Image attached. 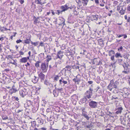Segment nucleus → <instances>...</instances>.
I'll use <instances>...</instances> for the list:
<instances>
[{"instance_id": "f257e3e1", "label": "nucleus", "mask_w": 130, "mask_h": 130, "mask_svg": "<svg viewBox=\"0 0 130 130\" xmlns=\"http://www.w3.org/2000/svg\"><path fill=\"white\" fill-rule=\"evenodd\" d=\"M48 66V63H46L45 62H42L40 65V69L43 73L47 72Z\"/></svg>"}, {"instance_id": "f03ea898", "label": "nucleus", "mask_w": 130, "mask_h": 130, "mask_svg": "<svg viewBox=\"0 0 130 130\" xmlns=\"http://www.w3.org/2000/svg\"><path fill=\"white\" fill-rule=\"evenodd\" d=\"M117 10L119 11V12L121 15L124 14L125 13L126 8L124 6H117Z\"/></svg>"}, {"instance_id": "7ed1b4c3", "label": "nucleus", "mask_w": 130, "mask_h": 130, "mask_svg": "<svg viewBox=\"0 0 130 130\" xmlns=\"http://www.w3.org/2000/svg\"><path fill=\"white\" fill-rule=\"evenodd\" d=\"M93 91V89L90 88L89 90L87 91L85 93L86 95V97L88 99H90L91 98V96L92 95V91Z\"/></svg>"}, {"instance_id": "20e7f679", "label": "nucleus", "mask_w": 130, "mask_h": 130, "mask_svg": "<svg viewBox=\"0 0 130 130\" xmlns=\"http://www.w3.org/2000/svg\"><path fill=\"white\" fill-rule=\"evenodd\" d=\"M56 61L55 62V67L57 68H59L60 67V65L63 62L62 58L59 59L58 58H56Z\"/></svg>"}, {"instance_id": "39448f33", "label": "nucleus", "mask_w": 130, "mask_h": 130, "mask_svg": "<svg viewBox=\"0 0 130 130\" xmlns=\"http://www.w3.org/2000/svg\"><path fill=\"white\" fill-rule=\"evenodd\" d=\"M98 103L94 101H91L89 102V105L92 108H95L97 107Z\"/></svg>"}, {"instance_id": "423d86ee", "label": "nucleus", "mask_w": 130, "mask_h": 130, "mask_svg": "<svg viewBox=\"0 0 130 130\" xmlns=\"http://www.w3.org/2000/svg\"><path fill=\"white\" fill-rule=\"evenodd\" d=\"M123 109V108L121 106H117L115 109V111H116V113L117 114H120Z\"/></svg>"}, {"instance_id": "0eeeda50", "label": "nucleus", "mask_w": 130, "mask_h": 130, "mask_svg": "<svg viewBox=\"0 0 130 130\" xmlns=\"http://www.w3.org/2000/svg\"><path fill=\"white\" fill-rule=\"evenodd\" d=\"M27 90L25 88H24L20 91V94L22 97L27 95L28 93Z\"/></svg>"}, {"instance_id": "6e6552de", "label": "nucleus", "mask_w": 130, "mask_h": 130, "mask_svg": "<svg viewBox=\"0 0 130 130\" xmlns=\"http://www.w3.org/2000/svg\"><path fill=\"white\" fill-rule=\"evenodd\" d=\"M81 1L83 5L85 6L87 5L89 0H78V2H77L78 3L79 6H81Z\"/></svg>"}, {"instance_id": "1a4fd4ad", "label": "nucleus", "mask_w": 130, "mask_h": 130, "mask_svg": "<svg viewBox=\"0 0 130 130\" xmlns=\"http://www.w3.org/2000/svg\"><path fill=\"white\" fill-rule=\"evenodd\" d=\"M114 84L112 80L110 81V83L107 87V88L110 91H111L113 86Z\"/></svg>"}, {"instance_id": "9d476101", "label": "nucleus", "mask_w": 130, "mask_h": 130, "mask_svg": "<svg viewBox=\"0 0 130 130\" xmlns=\"http://www.w3.org/2000/svg\"><path fill=\"white\" fill-rule=\"evenodd\" d=\"M69 8H70V7H68L67 4H66L64 6H61L60 9L62 10L61 11L62 12L69 9Z\"/></svg>"}, {"instance_id": "9b49d317", "label": "nucleus", "mask_w": 130, "mask_h": 130, "mask_svg": "<svg viewBox=\"0 0 130 130\" xmlns=\"http://www.w3.org/2000/svg\"><path fill=\"white\" fill-rule=\"evenodd\" d=\"M59 20L60 21V23L59 24L64 26L65 24V20L62 17H60L59 18Z\"/></svg>"}, {"instance_id": "f8f14e48", "label": "nucleus", "mask_w": 130, "mask_h": 130, "mask_svg": "<svg viewBox=\"0 0 130 130\" xmlns=\"http://www.w3.org/2000/svg\"><path fill=\"white\" fill-rule=\"evenodd\" d=\"M57 58L59 59L62 58L64 56L63 52L61 51H59L57 53Z\"/></svg>"}, {"instance_id": "ddd939ff", "label": "nucleus", "mask_w": 130, "mask_h": 130, "mask_svg": "<svg viewBox=\"0 0 130 130\" xmlns=\"http://www.w3.org/2000/svg\"><path fill=\"white\" fill-rule=\"evenodd\" d=\"M43 73L41 72L38 74L39 78L41 79V80H44L45 79V75Z\"/></svg>"}, {"instance_id": "4468645a", "label": "nucleus", "mask_w": 130, "mask_h": 130, "mask_svg": "<svg viewBox=\"0 0 130 130\" xmlns=\"http://www.w3.org/2000/svg\"><path fill=\"white\" fill-rule=\"evenodd\" d=\"M39 78L35 76H33L32 79V81L34 83H36L38 82Z\"/></svg>"}, {"instance_id": "2eb2a0df", "label": "nucleus", "mask_w": 130, "mask_h": 130, "mask_svg": "<svg viewBox=\"0 0 130 130\" xmlns=\"http://www.w3.org/2000/svg\"><path fill=\"white\" fill-rule=\"evenodd\" d=\"M50 110L49 108H47L46 109V111L47 112V115L49 116V117L51 118L52 117V115L53 114L52 111H50Z\"/></svg>"}, {"instance_id": "dca6fc26", "label": "nucleus", "mask_w": 130, "mask_h": 130, "mask_svg": "<svg viewBox=\"0 0 130 130\" xmlns=\"http://www.w3.org/2000/svg\"><path fill=\"white\" fill-rule=\"evenodd\" d=\"M125 94L127 95L130 94V88H124V89Z\"/></svg>"}, {"instance_id": "f3484780", "label": "nucleus", "mask_w": 130, "mask_h": 130, "mask_svg": "<svg viewBox=\"0 0 130 130\" xmlns=\"http://www.w3.org/2000/svg\"><path fill=\"white\" fill-rule=\"evenodd\" d=\"M98 16L97 15H92L91 16V18L92 20L97 21L98 19Z\"/></svg>"}, {"instance_id": "a211bd4d", "label": "nucleus", "mask_w": 130, "mask_h": 130, "mask_svg": "<svg viewBox=\"0 0 130 130\" xmlns=\"http://www.w3.org/2000/svg\"><path fill=\"white\" fill-rule=\"evenodd\" d=\"M75 8H76V7H75V6H73L72 7V8H71V7H70V9H73V11L74 13V14L77 15L79 13L78 11H76V10L75 9Z\"/></svg>"}, {"instance_id": "6ab92c4d", "label": "nucleus", "mask_w": 130, "mask_h": 130, "mask_svg": "<svg viewBox=\"0 0 130 130\" xmlns=\"http://www.w3.org/2000/svg\"><path fill=\"white\" fill-rule=\"evenodd\" d=\"M78 75L76 76V78L73 79V80L75 82V83H79L80 81V79L78 77Z\"/></svg>"}, {"instance_id": "aec40b11", "label": "nucleus", "mask_w": 130, "mask_h": 130, "mask_svg": "<svg viewBox=\"0 0 130 130\" xmlns=\"http://www.w3.org/2000/svg\"><path fill=\"white\" fill-rule=\"evenodd\" d=\"M27 59L25 57H23L19 61L21 63H25L27 62Z\"/></svg>"}, {"instance_id": "412c9836", "label": "nucleus", "mask_w": 130, "mask_h": 130, "mask_svg": "<svg viewBox=\"0 0 130 130\" xmlns=\"http://www.w3.org/2000/svg\"><path fill=\"white\" fill-rule=\"evenodd\" d=\"M46 60L47 62L46 63H48V62L52 59L50 55H47L46 57Z\"/></svg>"}, {"instance_id": "4be33fe9", "label": "nucleus", "mask_w": 130, "mask_h": 130, "mask_svg": "<svg viewBox=\"0 0 130 130\" xmlns=\"http://www.w3.org/2000/svg\"><path fill=\"white\" fill-rule=\"evenodd\" d=\"M44 3V0H37V4L41 5H42Z\"/></svg>"}, {"instance_id": "5701e85b", "label": "nucleus", "mask_w": 130, "mask_h": 130, "mask_svg": "<svg viewBox=\"0 0 130 130\" xmlns=\"http://www.w3.org/2000/svg\"><path fill=\"white\" fill-rule=\"evenodd\" d=\"M30 41L31 40L30 39H27L23 41V43H25L26 44H28L30 43Z\"/></svg>"}, {"instance_id": "b1692460", "label": "nucleus", "mask_w": 130, "mask_h": 130, "mask_svg": "<svg viewBox=\"0 0 130 130\" xmlns=\"http://www.w3.org/2000/svg\"><path fill=\"white\" fill-rule=\"evenodd\" d=\"M17 91V90L16 89H11L10 90L9 92L10 94H12L13 93L16 92Z\"/></svg>"}, {"instance_id": "393cba45", "label": "nucleus", "mask_w": 130, "mask_h": 130, "mask_svg": "<svg viewBox=\"0 0 130 130\" xmlns=\"http://www.w3.org/2000/svg\"><path fill=\"white\" fill-rule=\"evenodd\" d=\"M41 63V61H37L35 64V66L37 68H38L40 67V63Z\"/></svg>"}, {"instance_id": "a878e982", "label": "nucleus", "mask_w": 130, "mask_h": 130, "mask_svg": "<svg viewBox=\"0 0 130 130\" xmlns=\"http://www.w3.org/2000/svg\"><path fill=\"white\" fill-rule=\"evenodd\" d=\"M82 116L84 117L87 120H88L90 119V117L88 116L87 115V113L85 114L83 113V115H82Z\"/></svg>"}, {"instance_id": "bb28decb", "label": "nucleus", "mask_w": 130, "mask_h": 130, "mask_svg": "<svg viewBox=\"0 0 130 130\" xmlns=\"http://www.w3.org/2000/svg\"><path fill=\"white\" fill-rule=\"evenodd\" d=\"M115 57L116 58H118L119 57L122 58V56L121 55V54L119 53H117L115 55Z\"/></svg>"}, {"instance_id": "cd10ccee", "label": "nucleus", "mask_w": 130, "mask_h": 130, "mask_svg": "<svg viewBox=\"0 0 130 130\" xmlns=\"http://www.w3.org/2000/svg\"><path fill=\"white\" fill-rule=\"evenodd\" d=\"M85 97L83 98L80 100V102H82L83 103H85L87 100V99Z\"/></svg>"}, {"instance_id": "c85d7f7f", "label": "nucleus", "mask_w": 130, "mask_h": 130, "mask_svg": "<svg viewBox=\"0 0 130 130\" xmlns=\"http://www.w3.org/2000/svg\"><path fill=\"white\" fill-rule=\"evenodd\" d=\"M114 53L115 52L114 51L112 50H111L109 51L108 55L109 56H111L112 54H114Z\"/></svg>"}, {"instance_id": "c756f323", "label": "nucleus", "mask_w": 130, "mask_h": 130, "mask_svg": "<svg viewBox=\"0 0 130 130\" xmlns=\"http://www.w3.org/2000/svg\"><path fill=\"white\" fill-rule=\"evenodd\" d=\"M62 12L61 10H55V13L56 14H57L58 15H59L60 13H62Z\"/></svg>"}, {"instance_id": "7c9ffc66", "label": "nucleus", "mask_w": 130, "mask_h": 130, "mask_svg": "<svg viewBox=\"0 0 130 130\" xmlns=\"http://www.w3.org/2000/svg\"><path fill=\"white\" fill-rule=\"evenodd\" d=\"M2 118L3 120H6L8 119V117L6 116H2Z\"/></svg>"}, {"instance_id": "2f4dec72", "label": "nucleus", "mask_w": 130, "mask_h": 130, "mask_svg": "<svg viewBox=\"0 0 130 130\" xmlns=\"http://www.w3.org/2000/svg\"><path fill=\"white\" fill-rule=\"evenodd\" d=\"M59 78V76L58 75H56L55 77H54V80H55L56 81L58 80Z\"/></svg>"}, {"instance_id": "473e14b6", "label": "nucleus", "mask_w": 130, "mask_h": 130, "mask_svg": "<svg viewBox=\"0 0 130 130\" xmlns=\"http://www.w3.org/2000/svg\"><path fill=\"white\" fill-rule=\"evenodd\" d=\"M22 50H21L19 52L20 56L23 55L24 54V52H22Z\"/></svg>"}, {"instance_id": "72a5a7b5", "label": "nucleus", "mask_w": 130, "mask_h": 130, "mask_svg": "<svg viewBox=\"0 0 130 130\" xmlns=\"http://www.w3.org/2000/svg\"><path fill=\"white\" fill-rule=\"evenodd\" d=\"M13 60V62H12V61H10V63L12 64H14L16 66H17V63L16 62H15V60Z\"/></svg>"}, {"instance_id": "f704fd0d", "label": "nucleus", "mask_w": 130, "mask_h": 130, "mask_svg": "<svg viewBox=\"0 0 130 130\" xmlns=\"http://www.w3.org/2000/svg\"><path fill=\"white\" fill-rule=\"evenodd\" d=\"M122 61V59H118V62L119 64H121V63Z\"/></svg>"}, {"instance_id": "c9c22d12", "label": "nucleus", "mask_w": 130, "mask_h": 130, "mask_svg": "<svg viewBox=\"0 0 130 130\" xmlns=\"http://www.w3.org/2000/svg\"><path fill=\"white\" fill-rule=\"evenodd\" d=\"M53 94L54 95V96L55 97H56L58 95V94L57 93H56V91L54 90L53 91Z\"/></svg>"}, {"instance_id": "e433bc0d", "label": "nucleus", "mask_w": 130, "mask_h": 130, "mask_svg": "<svg viewBox=\"0 0 130 130\" xmlns=\"http://www.w3.org/2000/svg\"><path fill=\"white\" fill-rule=\"evenodd\" d=\"M13 57L12 55H8L7 56V59H9L10 58L12 59Z\"/></svg>"}, {"instance_id": "4c0bfd02", "label": "nucleus", "mask_w": 130, "mask_h": 130, "mask_svg": "<svg viewBox=\"0 0 130 130\" xmlns=\"http://www.w3.org/2000/svg\"><path fill=\"white\" fill-rule=\"evenodd\" d=\"M82 115H83V113L85 114V113H87V112H86L85 111V108H84L82 109Z\"/></svg>"}, {"instance_id": "58836bf2", "label": "nucleus", "mask_w": 130, "mask_h": 130, "mask_svg": "<svg viewBox=\"0 0 130 130\" xmlns=\"http://www.w3.org/2000/svg\"><path fill=\"white\" fill-rule=\"evenodd\" d=\"M65 68L68 69L67 70H69V69L70 70L71 67L67 65L66 67Z\"/></svg>"}, {"instance_id": "ea45409f", "label": "nucleus", "mask_w": 130, "mask_h": 130, "mask_svg": "<svg viewBox=\"0 0 130 130\" xmlns=\"http://www.w3.org/2000/svg\"><path fill=\"white\" fill-rule=\"evenodd\" d=\"M48 86L49 87L52 89L53 88V85L51 84H49Z\"/></svg>"}, {"instance_id": "a19ab883", "label": "nucleus", "mask_w": 130, "mask_h": 130, "mask_svg": "<svg viewBox=\"0 0 130 130\" xmlns=\"http://www.w3.org/2000/svg\"><path fill=\"white\" fill-rule=\"evenodd\" d=\"M62 83H63L64 84H67V82L65 80H64V78H63V80H62Z\"/></svg>"}, {"instance_id": "79ce46f5", "label": "nucleus", "mask_w": 130, "mask_h": 130, "mask_svg": "<svg viewBox=\"0 0 130 130\" xmlns=\"http://www.w3.org/2000/svg\"><path fill=\"white\" fill-rule=\"evenodd\" d=\"M127 10L130 12V4L128 5L127 7Z\"/></svg>"}, {"instance_id": "37998d69", "label": "nucleus", "mask_w": 130, "mask_h": 130, "mask_svg": "<svg viewBox=\"0 0 130 130\" xmlns=\"http://www.w3.org/2000/svg\"><path fill=\"white\" fill-rule=\"evenodd\" d=\"M39 43V42H34V43H33L34 45L35 46H37L38 44Z\"/></svg>"}, {"instance_id": "c03bdc74", "label": "nucleus", "mask_w": 130, "mask_h": 130, "mask_svg": "<svg viewBox=\"0 0 130 130\" xmlns=\"http://www.w3.org/2000/svg\"><path fill=\"white\" fill-rule=\"evenodd\" d=\"M118 2L117 1H115L113 2V4L115 6L117 5L118 4Z\"/></svg>"}, {"instance_id": "a18cd8bd", "label": "nucleus", "mask_w": 130, "mask_h": 130, "mask_svg": "<svg viewBox=\"0 0 130 130\" xmlns=\"http://www.w3.org/2000/svg\"><path fill=\"white\" fill-rule=\"evenodd\" d=\"M5 27H1V28H0L1 30L2 31L5 30Z\"/></svg>"}, {"instance_id": "49530a36", "label": "nucleus", "mask_w": 130, "mask_h": 130, "mask_svg": "<svg viewBox=\"0 0 130 130\" xmlns=\"http://www.w3.org/2000/svg\"><path fill=\"white\" fill-rule=\"evenodd\" d=\"M123 47L122 46H120L119 48H118V51H121L122 49H123Z\"/></svg>"}, {"instance_id": "de8ad7c7", "label": "nucleus", "mask_w": 130, "mask_h": 130, "mask_svg": "<svg viewBox=\"0 0 130 130\" xmlns=\"http://www.w3.org/2000/svg\"><path fill=\"white\" fill-rule=\"evenodd\" d=\"M117 37L118 38H120L122 37L123 36V34H121V35H118L117 34Z\"/></svg>"}, {"instance_id": "09e8293b", "label": "nucleus", "mask_w": 130, "mask_h": 130, "mask_svg": "<svg viewBox=\"0 0 130 130\" xmlns=\"http://www.w3.org/2000/svg\"><path fill=\"white\" fill-rule=\"evenodd\" d=\"M95 3L97 4H98L99 3V0H94Z\"/></svg>"}, {"instance_id": "8fccbe9b", "label": "nucleus", "mask_w": 130, "mask_h": 130, "mask_svg": "<svg viewBox=\"0 0 130 130\" xmlns=\"http://www.w3.org/2000/svg\"><path fill=\"white\" fill-rule=\"evenodd\" d=\"M111 59L113 61H114V60H115V59H114V57H115V56L114 55H113L112 56H111Z\"/></svg>"}, {"instance_id": "3c124183", "label": "nucleus", "mask_w": 130, "mask_h": 130, "mask_svg": "<svg viewBox=\"0 0 130 130\" xmlns=\"http://www.w3.org/2000/svg\"><path fill=\"white\" fill-rule=\"evenodd\" d=\"M63 78H62L61 79H60L59 80V82L60 84H62V80H63Z\"/></svg>"}, {"instance_id": "603ef678", "label": "nucleus", "mask_w": 130, "mask_h": 130, "mask_svg": "<svg viewBox=\"0 0 130 130\" xmlns=\"http://www.w3.org/2000/svg\"><path fill=\"white\" fill-rule=\"evenodd\" d=\"M34 24H36L38 23V20L37 19H35L34 21Z\"/></svg>"}, {"instance_id": "864d4df0", "label": "nucleus", "mask_w": 130, "mask_h": 130, "mask_svg": "<svg viewBox=\"0 0 130 130\" xmlns=\"http://www.w3.org/2000/svg\"><path fill=\"white\" fill-rule=\"evenodd\" d=\"M13 98H14V99H15V100L17 101H19V98H18V97H16V96H14V97H13Z\"/></svg>"}, {"instance_id": "5fc2aeb1", "label": "nucleus", "mask_w": 130, "mask_h": 130, "mask_svg": "<svg viewBox=\"0 0 130 130\" xmlns=\"http://www.w3.org/2000/svg\"><path fill=\"white\" fill-rule=\"evenodd\" d=\"M122 72L123 73H125V74H127L128 73V71H122Z\"/></svg>"}, {"instance_id": "6e6d98bb", "label": "nucleus", "mask_w": 130, "mask_h": 130, "mask_svg": "<svg viewBox=\"0 0 130 130\" xmlns=\"http://www.w3.org/2000/svg\"><path fill=\"white\" fill-rule=\"evenodd\" d=\"M44 46V45H43V43L42 42H41L40 44V45H39V46Z\"/></svg>"}, {"instance_id": "4d7b16f0", "label": "nucleus", "mask_w": 130, "mask_h": 130, "mask_svg": "<svg viewBox=\"0 0 130 130\" xmlns=\"http://www.w3.org/2000/svg\"><path fill=\"white\" fill-rule=\"evenodd\" d=\"M2 45L0 44V52L2 50Z\"/></svg>"}, {"instance_id": "13d9d810", "label": "nucleus", "mask_w": 130, "mask_h": 130, "mask_svg": "<svg viewBox=\"0 0 130 130\" xmlns=\"http://www.w3.org/2000/svg\"><path fill=\"white\" fill-rule=\"evenodd\" d=\"M22 42V41L21 40H20V39L18 40H17L16 41V42L18 43H20V42Z\"/></svg>"}, {"instance_id": "bf43d9fd", "label": "nucleus", "mask_w": 130, "mask_h": 130, "mask_svg": "<svg viewBox=\"0 0 130 130\" xmlns=\"http://www.w3.org/2000/svg\"><path fill=\"white\" fill-rule=\"evenodd\" d=\"M113 86H114V88H117V86L116 85V84H115V83H114L113 84Z\"/></svg>"}, {"instance_id": "052dcab7", "label": "nucleus", "mask_w": 130, "mask_h": 130, "mask_svg": "<svg viewBox=\"0 0 130 130\" xmlns=\"http://www.w3.org/2000/svg\"><path fill=\"white\" fill-rule=\"evenodd\" d=\"M5 38V37H1L0 38V41L1 40V41H2Z\"/></svg>"}, {"instance_id": "680f3d73", "label": "nucleus", "mask_w": 130, "mask_h": 130, "mask_svg": "<svg viewBox=\"0 0 130 130\" xmlns=\"http://www.w3.org/2000/svg\"><path fill=\"white\" fill-rule=\"evenodd\" d=\"M93 83V81H88V83L89 84H92Z\"/></svg>"}, {"instance_id": "e2e57ef3", "label": "nucleus", "mask_w": 130, "mask_h": 130, "mask_svg": "<svg viewBox=\"0 0 130 130\" xmlns=\"http://www.w3.org/2000/svg\"><path fill=\"white\" fill-rule=\"evenodd\" d=\"M20 2L21 4H23L24 2L23 0H20Z\"/></svg>"}, {"instance_id": "0e129e2a", "label": "nucleus", "mask_w": 130, "mask_h": 130, "mask_svg": "<svg viewBox=\"0 0 130 130\" xmlns=\"http://www.w3.org/2000/svg\"><path fill=\"white\" fill-rule=\"evenodd\" d=\"M30 65V64L28 62H27V64H26L25 65V66H26V67H27L28 66H29Z\"/></svg>"}, {"instance_id": "69168bd1", "label": "nucleus", "mask_w": 130, "mask_h": 130, "mask_svg": "<svg viewBox=\"0 0 130 130\" xmlns=\"http://www.w3.org/2000/svg\"><path fill=\"white\" fill-rule=\"evenodd\" d=\"M127 22H130V17H128Z\"/></svg>"}, {"instance_id": "338daca9", "label": "nucleus", "mask_w": 130, "mask_h": 130, "mask_svg": "<svg viewBox=\"0 0 130 130\" xmlns=\"http://www.w3.org/2000/svg\"><path fill=\"white\" fill-rule=\"evenodd\" d=\"M123 36H124V39H126L127 37V36L126 35H123Z\"/></svg>"}, {"instance_id": "774afa93", "label": "nucleus", "mask_w": 130, "mask_h": 130, "mask_svg": "<svg viewBox=\"0 0 130 130\" xmlns=\"http://www.w3.org/2000/svg\"><path fill=\"white\" fill-rule=\"evenodd\" d=\"M127 117L128 118L129 120L130 121V114L128 115Z\"/></svg>"}]
</instances>
